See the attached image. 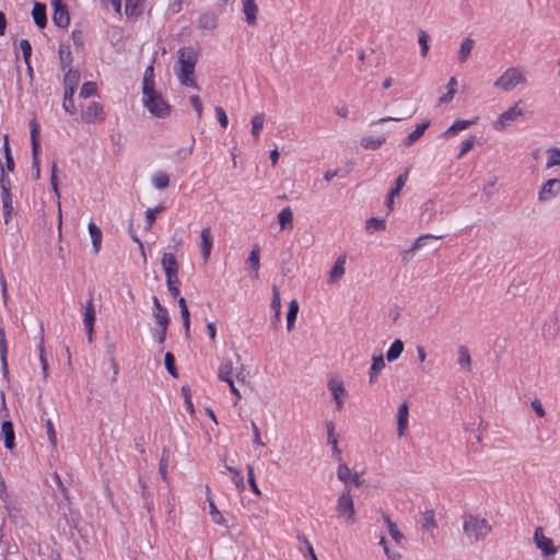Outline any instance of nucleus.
I'll return each mask as SVG.
<instances>
[{
	"label": "nucleus",
	"mask_w": 560,
	"mask_h": 560,
	"mask_svg": "<svg viewBox=\"0 0 560 560\" xmlns=\"http://www.w3.org/2000/svg\"><path fill=\"white\" fill-rule=\"evenodd\" d=\"M178 59L174 67L175 74L185 86H189L199 90L198 84L192 78L195 66L197 62V52L192 48H179L177 51Z\"/></svg>",
	"instance_id": "1"
},
{
	"label": "nucleus",
	"mask_w": 560,
	"mask_h": 560,
	"mask_svg": "<svg viewBox=\"0 0 560 560\" xmlns=\"http://www.w3.org/2000/svg\"><path fill=\"white\" fill-rule=\"evenodd\" d=\"M491 530L492 527L485 517L474 514L463 516V532L470 542L485 539Z\"/></svg>",
	"instance_id": "2"
},
{
	"label": "nucleus",
	"mask_w": 560,
	"mask_h": 560,
	"mask_svg": "<svg viewBox=\"0 0 560 560\" xmlns=\"http://www.w3.org/2000/svg\"><path fill=\"white\" fill-rule=\"evenodd\" d=\"M142 104L156 118H166L171 114L170 104L155 89L147 91V94H142Z\"/></svg>",
	"instance_id": "3"
},
{
	"label": "nucleus",
	"mask_w": 560,
	"mask_h": 560,
	"mask_svg": "<svg viewBox=\"0 0 560 560\" xmlns=\"http://www.w3.org/2000/svg\"><path fill=\"white\" fill-rule=\"evenodd\" d=\"M526 83V78L522 70L516 67L508 68L493 83L494 88L504 92L512 91L517 85Z\"/></svg>",
	"instance_id": "4"
},
{
	"label": "nucleus",
	"mask_w": 560,
	"mask_h": 560,
	"mask_svg": "<svg viewBox=\"0 0 560 560\" xmlns=\"http://www.w3.org/2000/svg\"><path fill=\"white\" fill-rule=\"evenodd\" d=\"M161 262L166 276L167 289L173 298H177L179 294L177 261L172 254H164Z\"/></svg>",
	"instance_id": "5"
},
{
	"label": "nucleus",
	"mask_w": 560,
	"mask_h": 560,
	"mask_svg": "<svg viewBox=\"0 0 560 560\" xmlns=\"http://www.w3.org/2000/svg\"><path fill=\"white\" fill-rule=\"evenodd\" d=\"M336 511L340 517H346L350 524L355 523L354 502L348 487L338 497Z\"/></svg>",
	"instance_id": "6"
},
{
	"label": "nucleus",
	"mask_w": 560,
	"mask_h": 560,
	"mask_svg": "<svg viewBox=\"0 0 560 560\" xmlns=\"http://www.w3.org/2000/svg\"><path fill=\"white\" fill-rule=\"evenodd\" d=\"M30 129H31V144H32V165L34 168V176L35 179H39L40 177V167H39V125L36 120V118H33L30 121Z\"/></svg>",
	"instance_id": "7"
},
{
	"label": "nucleus",
	"mask_w": 560,
	"mask_h": 560,
	"mask_svg": "<svg viewBox=\"0 0 560 560\" xmlns=\"http://www.w3.org/2000/svg\"><path fill=\"white\" fill-rule=\"evenodd\" d=\"M522 115L523 110L520 107L518 102L499 116V118L493 122V128L498 131H502L516 121Z\"/></svg>",
	"instance_id": "8"
},
{
	"label": "nucleus",
	"mask_w": 560,
	"mask_h": 560,
	"mask_svg": "<svg viewBox=\"0 0 560 560\" xmlns=\"http://www.w3.org/2000/svg\"><path fill=\"white\" fill-rule=\"evenodd\" d=\"M0 184H1V189H2L1 199H2L3 219H4V223L8 224L12 219L14 208H13L12 196H11L10 189H9V179L7 178V176L4 175L3 172L1 175Z\"/></svg>",
	"instance_id": "9"
},
{
	"label": "nucleus",
	"mask_w": 560,
	"mask_h": 560,
	"mask_svg": "<svg viewBox=\"0 0 560 560\" xmlns=\"http://www.w3.org/2000/svg\"><path fill=\"white\" fill-rule=\"evenodd\" d=\"M533 539L544 557H551L558 552V548L555 546L552 539L544 535L542 527L535 529Z\"/></svg>",
	"instance_id": "10"
},
{
	"label": "nucleus",
	"mask_w": 560,
	"mask_h": 560,
	"mask_svg": "<svg viewBox=\"0 0 560 560\" xmlns=\"http://www.w3.org/2000/svg\"><path fill=\"white\" fill-rule=\"evenodd\" d=\"M327 387L335 400L336 409L341 410L345 405V399L347 397V390L345 388V384L339 377H330L327 382Z\"/></svg>",
	"instance_id": "11"
},
{
	"label": "nucleus",
	"mask_w": 560,
	"mask_h": 560,
	"mask_svg": "<svg viewBox=\"0 0 560 560\" xmlns=\"http://www.w3.org/2000/svg\"><path fill=\"white\" fill-rule=\"evenodd\" d=\"M560 194V179L550 178L544 183L538 191V200L540 202L548 201Z\"/></svg>",
	"instance_id": "12"
},
{
	"label": "nucleus",
	"mask_w": 560,
	"mask_h": 560,
	"mask_svg": "<svg viewBox=\"0 0 560 560\" xmlns=\"http://www.w3.org/2000/svg\"><path fill=\"white\" fill-rule=\"evenodd\" d=\"M438 238H441V236L439 235H433V234H424V235H421L419 236L411 245L410 248H408L407 250L402 252L400 255H401V260L407 264L409 262L413 256H415V253L416 250L422 248L423 246L427 245V241L428 240H438Z\"/></svg>",
	"instance_id": "13"
},
{
	"label": "nucleus",
	"mask_w": 560,
	"mask_h": 560,
	"mask_svg": "<svg viewBox=\"0 0 560 560\" xmlns=\"http://www.w3.org/2000/svg\"><path fill=\"white\" fill-rule=\"evenodd\" d=\"M94 320H95V308H94L93 301L90 300L86 303L85 311L83 314V324H84V328L86 331L89 342H92Z\"/></svg>",
	"instance_id": "14"
},
{
	"label": "nucleus",
	"mask_w": 560,
	"mask_h": 560,
	"mask_svg": "<svg viewBox=\"0 0 560 560\" xmlns=\"http://www.w3.org/2000/svg\"><path fill=\"white\" fill-rule=\"evenodd\" d=\"M409 404L404 401L397 410V434L399 438L405 435L408 428Z\"/></svg>",
	"instance_id": "15"
},
{
	"label": "nucleus",
	"mask_w": 560,
	"mask_h": 560,
	"mask_svg": "<svg viewBox=\"0 0 560 560\" xmlns=\"http://www.w3.org/2000/svg\"><path fill=\"white\" fill-rule=\"evenodd\" d=\"M200 249L202 258L207 261L212 249V235L209 226L203 228L200 232Z\"/></svg>",
	"instance_id": "16"
},
{
	"label": "nucleus",
	"mask_w": 560,
	"mask_h": 560,
	"mask_svg": "<svg viewBox=\"0 0 560 560\" xmlns=\"http://www.w3.org/2000/svg\"><path fill=\"white\" fill-rule=\"evenodd\" d=\"M346 272V256L340 255L331 270L329 271L328 276V282L329 283H337L345 275Z\"/></svg>",
	"instance_id": "17"
},
{
	"label": "nucleus",
	"mask_w": 560,
	"mask_h": 560,
	"mask_svg": "<svg viewBox=\"0 0 560 560\" xmlns=\"http://www.w3.org/2000/svg\"><path fill=\"white\" fill-rule=\"evenodd\" d=\"M383 521L387 527L388 535L394 540V542L398 546L401 545L405 540V535L401 533V530L398 528L397 524L392 521V518L387 515H383Z\"/></svg>",
	"instance_id": "18"
},
{
	"label": "nucleus",
	"mask_w": 560,
	"mask_h": 560,
	"mask_svg": "<svg viewBox=\"0 0 560 560\" xmlns=\"http://www.w3.org/2000/svg\"><path fill=\"white\" fill-rule=\"evenodd\" d=\"M325 427L327 431V443L331 446L332 454L336 456V459L340 460L341 451L338 446V439L335 434V424L332 421H327Z\"/></svg>",
	"instance_id": "19"
},
{
	"label": "nucleus",
	"mask_w": 560,
	"mask_h": 560,
	"mask_svg": "<svg viewBox=\"0 0 560 560\" xmlns=\"http://www.w3.org/2000/svg\"><path fill=\"white\" fill-rule=\"evenodd\" d=\"M86 122H94L103 119V107L98 103H91L82 114Z\"/></svg>",
	"instance_id": "20"
},
{
	"label": "nucleus",
	"mask_w": 560,
	"mask_h": 560,
	"mask_svg": "<svg viewBox=\"0 0 560 560\" xmlns=\"http://www.w3.org/2000/svg\"><path fill=\"white\" fill-rule=\"evenodd\" d=\"M475 124V120H456L453 125H451L441 137L444 139H450L455 137L459 131H463Z\"/></svg>",
	"instance_id": "21"
},
{
	"label": "nucleus",
	"mask_w": 560,
	"mask_h": 560,
	"mask_svg": "<svg viewBox=\"0 0 560 560\" xmlns=\"http://www.w3.org/2000/svg\"><path fill=\"white\" fill-rule=\"evenodd\" d=\"M52 22L58 27H67L70 22L69 13L66 5L54 7Z\"/></svg>",
	"instance_id": "22"
},
{
	"label": "nucleus",
	"mask_w": 560,
	"mask_h": 560,
	"mask_svg": "<svg viewBox=\"0 0 560 560\" xmlns=\"http://www.w3.org/2000/svg\"><path fill=\"white\" fill-rule=\"evenodd\" d=\"M378 545L383 548L387 560H400L402 558L398 548L392 546L384 535L380 536Z\"/></svg>",
	"instance_id": "23"
},
{
	"label": "nucleus",
	"mask_w": 560,
	"mask_h": 560,
	"mask_svg": "<svg viewBox=\"0 0 560 560\" xmlns=\"http://www.w3.org/2000/svg\"><path fill=\"white\" fill-rule=\"evenodd\" d=\"M430 120H425L421 124H419L413 131H411L404 140L402 144L405 147L412 145L418 139L422 137L424 131L429 128Z\"/></svg>",
	"instance_id": "24"
},
{
	"label": "nucleus",
	"mask_w": 560,
	"mask_h": 560,
	"mask_svg": "<svg viewBox=\"0 0 560 560\" xmlns=\"http://www.w3.org/2000/svg\"><path fill=\"white\" fill-rule=\"evenodd\" d=\"M218 18L213 12H205L198 18V27L205 31H212L217 27Z\"/></svg>",
	"instance_id": "25"
},
{
	"label": "nucleus",
	"mask_w": 560,
	"mask_h": 560,
	"mask_svg": "<svg viewBox=\"0 0 560 560\" xmlns=\"http://www.w3.org/2000/svg\"><path fill=\"white\" fill-rule=\"evenodd\" d=\"M80 81V74L78 71L69 69L63 78L65 92H69V94H74L77 85Z\"/></svg>",
	"instance_id": "26"
},
{
	"label": "nucleus",
	"mask_w": 560,
	"mask_h": 560,
	"mask_svg": "<svg viewBox=\"0 0 560 560\" xmlns=\"http://www.w3.org/2000/svg\"><path fill=\"white\" fill-rule=\"evenodd\" d=\"M266 121V115L265 113H257L252 117L250 124H252V136L255 142H258L259 135L261 129L264 128Z\"/></svg>",
	"instance_id": "27"
},
{
	"label": "nucleus",
	"mask_w": 560,
	"mask_h": 560,
	"mask_svg": "<svg viewBox=\"0 0 560 560\" xmlns=\"http://www.w3.org/2000/svg\"><path fill=\"white\" fill-rule=\"evenodd\" d=\"M56 172H57V164L54 162L52 165H51L50 185H51V189H52L55 196L57 197V199H60V192H59V188H58ZM58 217H59L58 229L60 230L61 229V222H62L60 200H58Z\"/></svg>",
	"instance_id": "28"
},
{
	"label": "nucleus",
	"mask_w": 560,
	"mask_h": 560,
	"mask_svg": "<svg viewBox=\"0 0 560 560\" xmlns=\"http://www.w3.org/2000/svg\"><path fill=\"white\" fill-rule=\"evenodd\" d=\"M385 368V361L382 354L374 355L372 359V365L369 371L370 383H374L380 372Z\"/></svg>",
	"instance_id": "29"
},
{
	"label": "nucleus",
	"mask_w": 560,
	"mask_h": 560,
	"mask_svg": "<svg viewBox=\"0 0 560 560\" xmlns=\"http://www.w3.org/2000/svg\"><path fill=\"white\" fill-rule=\"evenodd\" d=\"M247 265L253 269V278H258L259 275V266H260V256H259V247L255 245L249 253L247 258Z\"/></svg>",
	"instance_id": "30"
},
{
	"label": "nucleus",
	"mask_w": 560,
	"mask_h": 560,
	"mask_svg": "<svg viewBox=\"0 0 560 560\" xmlns=\"http://www.w3.org/2000/svg\"><path fill=\"white\" fill-rule=\"evenodd\" d=\"M1 431L3 434L4 446L8 450H12L14 447V431L12 422L3 421L1 425Z\"/></svg>",
	"instance_id": "31"
},
{
	"label": "nucleus",
	"mask_w": 560,
	"mask_h": 560,
	"mask_svg": "<svg viewBox=\"0 0 560 560\" xmlns=\"http://www.w3.org/2000/svg\"><path fill=\"white\" fill-rule=\"evenodd\" d=\"M33 20L39 28H44L47 23L46 7L40 3H35L32 11Z\"/></svg>",
	"instance_id": "32"
},
{
	"label": "nucleus",
	"mask_w": 560,
	"mask_h": 560,
	"mask_svg": "<svg viewBox=\"0 0 560 560\" xmlns=\"http://www.w3.org/2000/svg\"><path fill=\"white\" fill-rule=\"evenodd\" d=\"M258 8L254 0H244L243 1V12L246 18V22L249 25H254L256 23V14H257Z\"/></svg>",
	"instance_id": "33"
},
{
	"label": "nucleus",
	"mask_w": 560,
	"mask_h": 560,
	"mask_svg": "<svg viewBox=\"0 0 560 560\" xmlns=\"http://www.w3.org/2000/svg\"><path fill=\"white\" fill-rule=\"evenodd\" d=\"M206 492H207V501L209 503V514L211 515L212 517V521L215 523V524H219V525H224L225 524V518L224 516L218 511L211 495H210V489L209 487H206Z\"/></svg>",
	"instance_id": "34"
},
{
	"label": "nucleus",
	"mask_w": 560,
	"mask_h": 560,
	"mask_svg": "<svg viewBox=\"0 0 560 560\" xmlns=\"http://www.w3.org/2000/svg\"><path fill=\"white\" fill-rule=\"evenodd\" d=\"M234 371L233 362L230 359L223 360L218 369V378L220 381H230Z\"/></svg>",
	"instance_id": "35"
},
{
	"label": "nucleus",
	"mask_w": 560,
	"mask_h": 560,
	"mask_svg": "<svg viewBox=\"0 0 560 560\" xmlns=\"http://www.w3.org/2000/svg\"><path fill=\"white\" fill-rule=\"evenodd\" d=\"M421 527L424 532H428L433 536V532L438 527L433 511L429 510L423 513Z\"/></svg>",
	"instance_id": "36"
},
{
	"label": "nucleus",
	"mask_w": 560,
	"mask_h": 560,
	"mask_svg": "<svg viewBox=\"0 0 560 560\" xmlns=\"http://www.w3.org/2000/svg\"><path fill=\"white\" fill-rule=\"evenodd\" d=\"M88 229H89V233L92 238L93 249L95 253H98L101 249V244H102V231L93 222L89 223Z\"/></svg>",
	"instance_id": "37"
},
{
	"label": "nucleus",
	"mask_w": 560,
	"mask_h": 560,
	"mask_svg": "<svg viewBox=\"0 0 560 560\" xmlns=\"http://www.w3.org/2000/svg\"><path fill=\"white\" fill-rule=\"evenodd\" d=\"M475 40L471 37H466L460 43L459 51H458V60L460 62H465L471 54L474 48Z\"/></svg>",
	"instance_id": "38"
},
{
	"label": "nucleus",
	"mask_w": 560,
	"mask_h": 560,
	"mask_svg": "<svg viewBox=\"0 0 560 560\" xmlns=\"http://www.w3.org/2000/svg\"><path fill=\"white\" fill-rule=\"evenodd\" d=\"M143 0H125V13L127 16H139L142 13Z\"/></svg>",
	"instance_id": "39"
},
{
	"label": "nucleus",
	"mask_w": 560,
	"mask_h": 560,
	"mask_svg": "<svg viewBox=\"0 0 560 560\" xmlns=\"http://www.w3.org/2000/svg\"><path fill=\"white\" fill-rule=\"evenodd\" d=\"M278 221L281 229H292L293 213L289 207L283 208L278 214Z\"/></svg>",
	"instance_id": "40"
},
{
	"label": "nucleus",
	"mask_w": 560,
	"mask_h": 560,
	"mask_svg": "<svg viewBox=\"0 0 560 560\" xmlns=\"http://www.w3.org/2000/svg\"><path fill=\"white\" fill-rule=\"evenodd\" d=\"M457 363H458V365L462 369H464L466 371H470L471 370V358H470V354H469V351H468L467 347L460 346L458 348Z\"/></svg>",
	"instance_id": "41"
},
{
	"label": "nucleus",
	"mask_w": 560,
	"mask_h": 560,
	"mask_svg": "<svg viewBox=\"0 0 560 560\" xmlns=\"http://www.w3.org/2000/svg\"><path fill=\"white\" fill-rule=\"evenodd\" d=\"M547 162L546 167L551 168L553 166H560V149L557 147L548 148L546 151Z\"/></svg>",
	"instance_id": "42"
},
{
	"label": "nucleus",
	"mask_w": 560,
	"mask_h": 560,
	"mask_svg": "<svg viewBox=\"0 0 560 560\" xmlns=\"http://www.w3.org/2000/svg\"><path fill=\"white\" fill-rule=\"evenodd\" d=\"M404 351V343L401 340H395L387 350L386 358L389 362L397 360Z\"/></svg>",
	"instance_id": "43"
},
{
	"label": "nucleus",
	"mask_w": 560,
	"mask_h": 560,
	"mask_svg": "<svg viewBox=\"0 0 560 560\" xmlns=\"http://www.w3.org/2000/svg\"><path fill=\"white\" fill-rule=\"evenodd\" d=\"M153 66L150 65L144 70L143 81H142V94H147V91L155 89L154 88V73Z\"/></svg>",
	"instance_id": "44"
},
{
	"label": "nucleus",
	"mask_w": 560,
	"mask_h": 560,
	"mask_svg": "<svg viewBox=\"0 0 560 560\" xmlns=\"http://www.w3.org/2000/svg\"><path fill=\"white\" fill-rule=\"evenodd\" d=\"M365 229L370 234L384 231L386 229V221L384 219L370 218L365 222Z\"/></svg>",
	"instance_id": "45"
},
{
	"label": "nucleus",
	"mask_w": 560,
	"mask_h": 560,
	"mask_svg": "<svg viewBox=\"0 0 560 560\" xmlns=\"http://www.w3.org/2000/svg\"><path fill=\"white\" fill-rule=\"evenodd\" d=\"M384 142H385L384 136H378L375 138L374 137H363L361 139V145L364 149H369V150H375V149L380 148Z\"/></svg>",
	"instance_id": "46"
},
{
	"label": "nucleus",
	"mask_w": 560,
	"mask_h": 560,
	"mask_svg": "<svg viewBox=\"0 0 560 560\" xmlns=\"http://www.w3.org/2000/svg\"><path fill=\"white\" fill-rule=\"evenodd\" d=\"M170 464V451L167 448H163L160 464H159V474L161 478L167 481V469Z\"/></svg>",
	"instance_id": "47"
},
{
	"label": "nucleus",
	"mask_w": 560,
	"mask_h": 560,
	"mask_svg": "<svg viewBox=\"0 0 560 560\" xmlns=\"http://www.w3.org/2000/svg\"><path fill=\"white\" fill-rule=\"evenodd\" d=\"M299 312V304L296 300H292L289 304V310L287 313V328L291 330L294 326V322L296 319V315Z\"/></svg>",
	"instance_id": "48"
},
{
	"label": "nucleus",
	"mask_w": 560,
	"mask_h": 560,
	"mask_svg": "<svg viewBox=\"0 0 560 560\" xmlns=\"http://www.w3.org/2000/svg\"><path fill=\"white\" fill-rule=\"evenodd\" d=\"M152 184L158 189H164L170 184L168 175L164 172H156L152 177Z\"/></svg>",
	"instance_id": "49"
},
{
	"label": "nucleus",
	"mask_w": 560,
	"mask_h": 560,
	"mask_svg": "<svg viewBox=\"0 0 560 560\" xmlns=\"http://www.w3.org/2000/svg\"><path fill=\"white\" fill-rule=\"evenodd\" d=\"M271 308L275 311V318L278 320L281 314V298L277 287L272 288Z\"/></svg>",
	"instance_id": "50"
},
{
	"label": "nucleus",
	"mask_w": 560,
	"mask_h": 560,
	"mask_svg": "<svg viewBox=\"0 0 560 560\" xmlns=\"http://www.w3.org/2000/svg\"><path fill=\"white\" fill-rule=\"evenodd\" d=\"M338 462H339V465L337 467V478L340 481L347 483L352 476L351 469L348 467L347 464L342 463L341 459Z\"/></svg>",
	"instance_id": "51"
},
{
	"label": "nucleus",
	"mask_w": 560,
	"mask_h": 560,
	"mask_svg": "<svg viewBox=\"0 0 560 560\" xmlns=\"http://www.w3.org/2000/svg\"><path fill=\"white\" fill-rule=\"evenodd\" d=\"M408 178V171H405L402 174H400L395 182V187L390 189L389 192H392V197H399L400 190L406 184V180Z\"/></svg>",
	"instance_id": "52"
},
{
	"label": "nucleus",
	"mask_w": 560,
	"mask_h": 560,
	"mask_svg": "<svg viewBox=\"0 0 560 560\" xmlns=\"http://www.w3.org/2000/svg\"><path fill=\"white\" fill-rule=\"evenodd\" d=\"M153 315H154L155 322L159 326H163V327L168 326L170 316H168V312L165 307L155 311Z\"/></svg>",
	"instance_id": "53"
},
{
	"label": "nucleus",
	"mask_w": 560,
	"mask_h": 560,
	"mask_svg": "<svg viewBox=\"0 0 560 560\" xmlns=\"http://www.w3.org/2000/svg\"><path fill=\"white\" fill-rule=\"evenodd\" d=\"M164 364H165V368H166L167 372L173 377H178L177 370L175 368V359H174V355L171 352H166L165 353V355H164Z\"/></svg>",
	"instance_id": "54"
},
{
	"label": "nucleus",
	"mask_w": 560,
	"mask_h": 560,
	"mask_svg": "<svg viewBox=\"0 0 560 560\" xmlns=\"http://www.w3.org/2000/svg\"><path fill=\"white\" fill-rule=\"evenodd\" d=\"M96 92H97V89H96V84L94 82H85L81 86L80 96L88 98L90 96L95 95Z\"/></svg>",
	"instance_id": "55"
},
{
	"label": "nucleus",
	"mask_w": 560,
	"mask_h": 560,
	"mask_svg": "<svg viewBox=\"0 0 560 560\" xmlns=\"http://www.w3.org/2000/svg\"><path fill=\"white\" fill-rule=\"evenodd\" d=\"M62 107L69 114H73L75 112L73 94H69V92H65Z\"/></svg>",
	"instance_id": "56"
},
{
	"label": "nucleus",
	"mask_w": 560,
	"mask_h": 560,
	"mask_svg": "<svg viewBox=\"0 0 560 560\" xmlns=\"http://www.w3.org/2000/svg\"><path fill=\"white\" fill-rule=\"evenodd\" d=\"M247 479H248V483H249L253 492L257 495H260L261 492H260L259 487L256 483L255 476H254V468L252 465H247Z\"/></svg>",
	"instance_id": "57"
},
{
	"label": "nucleus",
	"mask_w": 560,
	"mask_h": 560,
	"mask_svg": "<svg viewBox=\"0 0 560 560\" xmlns=\"http://www.w3.org/2000/svg\"><path fill=\"white\" fill-rule=\"evenodd\" d=\"M418 42H419V44H420V46H421V55H422V56H427V54H428V51H429V44H428V42H429V36H428V34H427V32H425V31L421 30V31L419 32V38H418Z\"/></svg>",
	"instance_id": "58"
},
{
	"label": "nucleus",
	"mask_w": 560,
	"mask_h": 560,
	"mask_svg": "<svg viewBox=\"0 0 560 560\" xmlns=\"http://www.w3.org/2000/svg\"><path fill=\"white\" fill-rule=\"evenodd\" d=\"M214 112H215V116H217V119H218L220 126L222 128H226L229 125V119H228V115H226L225 110L222 107L217 106L214 108Z\"/></svg>",
	"instance_id": "59"
},
{
	"label": "nucleus",
	"mask_w": 560,
	"mask_h": 560,
	"mask_svg": "<svg viewBox=\"0 0 560 560\" xmlns=\"http://www.w3.org/2000/svg\"><path fill=\"white\" fill-rule=\"evenodd\" d=\"M61 67L65 69L71 63V51L68 48L60 47L59 49Z\"/></svg>",
	"instance_id": "60"
},
{
	"label": "nucleus",
	"mask_w": 560,
	"mask_h": 560,
	"mask_svg": "<svg viewBox=\"0 0 560 560\" xmlns=\"http://www.w3.org/2000/svg\"><path fill=\"white\" fill-rule=\"evenodd\" d=\"M298 539L301 544H303L306 548V551L311 558V560H318L316 555H315V551H314V548L313 546L311 545V542L308 541V539L304 536V535H299L298 536Z\"/></svg>",
	"instance_id": "61"
},
{
	"label": "nucleus",
	"mask_w": 560,
	"mask_h": 560,
	"mask_svg": "<svg viewBox=\"0 0 560 560\" xmlns=\"http://www.w3.org/2000/svg\"><path fill=\"white\" fill-rule=\"evenodd\" d=\"M20 48L22 50L23 58H24L25 62L28 63L31 55H32V47H31L30 42L27 39H22L20 42Z\"/></svg>",
	"instance_id": "62"
},
{
	"label": "nucleus",
	"mask_w": 560,
	"mask_h": 560,
	"mask_svg": "<svg viewBox=\"0 0 560 560\" xmlns=\"http://www.w3.org/2000/svg\"><path fill=\"white\" fill-rule=\"evenodd\" d=\"M475 142H476L475 137H470V138L464 140L462 142V148H460V151H459L457 158L459 159V158L464 156L474 147Z\"/></svg>",
	"instance_id": "63"
},
{
	"label": "nucleus",
	"mask_w": 560,
	"mask_h": 560,
	"mask_svg": "<svg viewBox=\"0 0 560 560\" xmlns=\"http://www.w3.org/2000/svg\"><path fill=\"white\" fill-rule=\"evenodd\" d=\"M232 480L238 491H241V492L244 491L245 482H244L243 475L240 470L233 471Z\"/></svg>",
	"instance_id": "64"
}]
</instances>
